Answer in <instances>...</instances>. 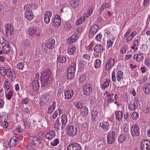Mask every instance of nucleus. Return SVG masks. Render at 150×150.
<instances>
[{
    "mask_svg": "<svg viewBox=\"0 0 150 150\" xmlns=\"http://www.w3.org/2000/svg\"><path fill=\"white\" fill-rule=\"evenodd\" d=\"M100 126L105 132H107L110 128V124L108 122L103 121L102 123H100Z\"/></svg>",
    "mask_w": 150,
    "mask_h": 150,
    "instance_id": "nucleus-17",
    "label": "nucleus"
},
{
    "mask_svg": "<svg viewBox=\"0 0 150 150\" xmlns=\"http://www.w3.org/2000/svg\"><path fill=\"white\" fill-rule=\"evenodd\" d=\"M83 90L85 94L88 95L92 91L91 86L88 84L86 85L83 87Z\"/></svg>",
    "mask_w": 150,
    "mask_h": 150,
    "instance_id": "nucleus-15",
    "label": "nucleus"
},
{
    "mask_svg": "<svg viewBox=\"0 0 150 150\" xmlns=\"http://www.w3.org/2000/svg\"><path fill=\"white\" fill-rule=\"evenodd\" d=\"M2 49L4 54H8L11 48L9 45H6L3 47Z\"/></svg>",
    "mask_w": 150,
    "mask_h": 150,
    "instance_id": "nucleus-30",
    "label": "nucleus"
},
{
    "mask_svg": "<svg viewBox=\"0 0 150 150\" xmlns=\"http://www.w3.org/2000/svg\"><path fill=\"white\" fill-rule=\"evenodd\" d=\"M139 100L137 99H135L133 102H131L129 104L128 108L131 110H134L136 109L138 107V103H139Z\"/></svg>",
    "mask_w": 150,
    "mask_h": 150,
    "instance_id": "nucleus-13",
    "label": "nucleus"
},
{
    "mask_svg": "<svg viewBox=\"0 0 150 150\" xmlns=\"http://www.w3.org/2000/svg\"><path fill=\"white\" fill-rule=\"evenodd\" d=\"M132 116L134 120H137L139 117V115L136 112H134L132 114Z\"/></svg>",
    "mask_w": 150,
    "mask_h": 150,
    "instance_id": "nucleus-52",
    "label": "nucleus"
},
{
    "mask_svg": "<svg viewBox=\"0 0 150 150\" xmlns=\"http://www.w3.org/2000/svg\"><path fill=\"white\" fill-rule=\"evenodd\" d=\"M77 129L73 126L67 125L66 128V132L69 136L73 137L77 133Z\"/></svg>",
    "mask_w": 150,
    "mask_h": 150,
    "instance_id": "nucleus-2",
    "label": "nucleus"
},
{
    "mask_svg": "<svg viewBox=\"0 0 150 150\" xmlns=\"http://www.w3.org/2000/svg\"><path fill=\"white\" fill-rule=\"evenodd\" d=\"M102 35L101 34H98L96 37V40L98 41H100L102 38Z\"/></svg>",
    "mask_w": 150,
    "mask_h": 150,
    "instance_id": "nucleus-62",
    "label": "nucleus"
},
{
    "mask_svg": "<svg viewBox=\"0 0 150 150\" xmlns=\"http://www.w3.org/2000/svg\"><path fill=\"white\" fill-rule=\"evenodd\" d=\"M76 69V63L74 62H73L71 63V66L69 67L67 70L69 72H75Z\"/></svg>",
    "mask_w": 150,
    "mask_h": 150,
    "instance_id": "nucleus-31",
    "label": "nucleus"
},
{
    "mask_svg": "<svg viewBox=\"0 0 150 150\" xmlns=\"http://www.w3.org/2000/svg\"><path fill=\"white\" fill-rule=\"evenodd\" d=\"M79 0H70V3L73 8L76 7L78 5Z\"/></svg>",
    "mask_w": 150,
    "mask_h": 150,
    "instance_id": "nucleus-33",
    "label": "nucleus"
},
{
    "mask_svg": "<svg viewBox=\"0 0 150 150\" xmlns=\"http://www.w3.org/2000/svg\"><path fill=\"white\" fill-rule=\"evenodd\" d=\"M124 130L125 132H127L129 131V127L127 124H124L123 125Z\"/></svg>",
    "mask_w": 150,
    "mask_h": 150,
    "instance_id": "nucleus-64",
    "label": "nucleus"
},
{
    "mask_svg": "<svg viewBox=\"0 0 150 150\" xmlns=\"http://www.w3.org/2000/svg\"><path fill=\"white\" fill-rule=\"evenodd\" d=\"M141 146L142 150H150V141L146 139L143 140Z\"/></svg>",
    "mask_w": 150,
    "mask_h": 150,
    "instance_id": "nucleus-4",
    "label": "nucleus"
},
{
    "mask_svg": "<svg viewBox=\"0 0 150 150\" xmlns=\"http://www.w3.org/2000/svg\"><path fill=\"white\" fill-rule=\"evenodd\" d=\"M39 81L38 79L34 80L33 81L32 86L33 88L35 91L38 90L40 87Z\"/></svg>",
    "mask_w": 150,
    "mask_h": 150,
    "instance_id": "nucleus-22",
    "label": "nucleus"
},
{
    "mask_svg": "<svg viewBox=\"0 0 150 150\" xmlns=\"http://www.w3.org/2000/svg\"><path fill=\"white\" fill-rule=\"evenodd\" d=\"M18 143V141L16 139V137H12L8 145L10 147L16 146Z\"/></svg>",
    "mask_w": 150,
    "mask_h": 150,
    "instance_id": "nucleus-19",
    "label": "nucleus"
},
{
    "mask_svg": "<svg viewBox=\"0 0 150 150\" xmlns=\"http://www.w3.org/2000/svg\"><path fill=\"white\" fill-rule=\"evenodd\" d=\"M59 143V141L58 139H55L51 143V145L53 146L57 145Z\"/></svg>",
    "mask_w": 150,
    "mask_h": 150,
    "instance_id": "nucleus-53",
    "label": "nucleus"
},
{
    "mask_svg": "<svg viewBox=\"0 0 150 150\" xmlns=\"http://www.w3.org/2000/svg\"><path fill=\"white\" fill-rule=\"evenodd\" d=\"M8 119V117L5 115H0V120L1 121H5Z\"/></svg>",
    "mask_w": 150,
    "mask_h": 150,
    "instance_id": "nucleus-56",
    "label": "nucleus"
},
{
    "mask_svg": "<svg viewBox=\"0 0 150 150\" xmlns=\"http://www.w3.org/2000/svg\"><path fill=\"white\" fill-rule=\"evenodd\" d=\"M43 99L45 100V101L47 102L49 99L50 96L47 93H45L43 95Z\"/></svg>",
    "mask_w": 150,
    "mask_h": 150,
    "instance_id": "nucleus-60",
    "label": "nucleus"
},
{
    "mask_svg": "<svg viewBox=\"0 0 150 150\" xmlns=\"http://www.w3.org/2000/svg\"><path fill=\"white\" fill-rule=\"evenodd\" d=\"M24 66V64L23 62H20L17 64V68L20 70H22Z\"/></svg>",
    "mask_w": 150,
    "mask_h": 150,
    "instance_id": "nucleus-54",
    "label": "nucleus"
},
{
    "mask_svg": "<svg viewBox=\"0 0 150 150\" xmlns=\"http://www.w3.org/2000/svg\"><path fill=\"white\" fill-rule=\"evenodd\" d=\"M136 32L135 31L132 32L130 35L126 38V41L128 42L132 40L135 35L136 34Z\"/></svg>",
    "mask_w": 150,
    "mask_h": 150,
    "instance_id": "nucleus-40",
    "label": "nucleus"
},
{
    "mask_svg": "<svg viewBox=\"0 0 150 150\" xmlns=\"http://www.w3.org/2000/svg\"><path fill=\"white\" fill-rule=\"evenodd\" d=\"M6 74L9 79L13 80L15 78L16 74L14 70L11 68H8Z\"/></svg>",
    "mask_w": 150,
    "mask_h": 150,
    "instance_id": "nucleus-8",
    "label": "nucleus"
},
{
    "mask_svg": "<svg viewBox=\"0 0 150 150\" xmlns=\"http://www.w3.org/2000/svg\"><path fill=\"white\" fill-rule=\"evenodd\" d=\"M134 58L137 61L139 62L143 60L144 58V57L143 56V54L140 53L137 54H135Z\"/></svg>",
    "mask_w": 150,
    "mask_h": 150,
    "instance_id": "nucleus-28",
    "label": "nucleus"
},
{
    "mask_svg": "<svg viewBox=\"0 0 150 150\" xmlns=\"http://www.w3.org/2000/svg\"><path fill=\"white\" fill-rule=\"evenodd\" d=\"M55 136V132L54 131H49L46 135V138L50 140L54 138Z\"/></svg>",
    "mask_w": 150,
    "mask_h": 150,
    "instance_id": "nucleus-23",
    "label": "nucleus"
},
{
    "mask_svg": "<svg viewBox=\"0 0 150 150\" xmlns=\"http://www.w3.org/2000/svg\"><path fill=\"white\" fill-rule=\"evenodd\" d=\"M74 73L70 71L69 72L67 71V78L68 79H71L74 77Z\"/></svg>",
    "mask_w": 150,
    "mask_h": 150,
    "instance_id": "nucleus-49",
    "label": "nucleus"
},
{
    "mask_svg": "<svg viewBox=\"0 0 150 150\" xmlns=\"http://www.w3.org/2000/svg\"><path fill=\"white\" fill-rule=\"evenodd\" d=\"M76 52V48L74 46L71 47L67 50V52L70 55H73Z\"/></svg>",
    "mask_w": 150,
    "mask_h": 150,
    "instance_id": "nucleus-39",
    "label": "nucleus"
},
{
    "mask_svg": "<svg viewBox=\"0 0 150 150\" xmlns=\"http://www.w3.org/2000/svg\"><path fill=\"white\" fill-rule=\"evenodd\" d=\"M115 117L117 120L120 121L122 118L123 116L122 112L120 111L115 112Z\"/></svg>",
    "mask_w": 150,
    "mask_h": 150,
    "instance_id": "nucleus-29",
    "label": "nucleus"
},
{
    "mask_svg": "<svg viewBox=\"0 0 150 150\" xmlns=\"http://www.w3.org/2000/svg\"><path fill=\"white\" fill-rule=\"evenodd\" d=\"M37 28L34 27H32L30 28H28L27 29V33L29 35L32 37L37 32Z\"/></svg>",
    "mask_w": 150,
    "mask_h": 150,
    "instance_id": "nucleus-20",
    "label": "nucleus"
},
{
    "mask_svg": "<svg viewBox=\"0 0 150 150\" xmlns=\"http://www.w3.org/2000/svg\"><path fill=\"white\" fill-rule=\"evenodd\" d=\"M31 5L30 4H27L24 6V10H25V11H26V10L28 11H30L31 10Z\"/></svg>",
    "mask_w": 150,
    "mask_h": 150,
    "instance_id": "nucleus-59",
    "label": "nucleus"
},
{
    "mask_svg": "<svg viewBox=\"0 0 150 150\" xmlns=\"http://www.w3.org/2000/svg\"><path fill=\"white\" fill-rule=\"evenodd\" d=\"M52 25L58 27L60 25L61 23V18L58 15H57L55 16L54 18L52 20Z\"/></svg>",
    "mask_w": 150,
    "mask_h": 150,
    "instance_id": "nucleus-11",
    "label": "nucleus"
},
{
    "mask_svg": "<svg viewBox=\"0 0 150 150\" xmlns=\"http://www.w3.org/2000/svg\"><path fill=\"white\" fill-rule=\"evenodd\" d=\"M81 139L82 140H83V142H86L90 139V136L88 133H83L82 135Z\"/></svg>",
    "mask_w": 150,
    "mask_h": 150,
    "instance_id": "nucleus-27",
    "label": "nucleus"
},
{
    "mask_svg": "<svg viewBox=\"0 0 150 150\" xmlns=\"http://www.w3.org/2000/svg\"><path fill=\"white\" fill-rule=\"evenodd\" d=\"M67 60L66 58L62 56H60L58 57L57 60L58 62L60 63H63L66 62Z\"/></svg>",
    "mask_w": 150,
    "mask_h": 150,
    "instance_id": "nucleus-41",
    "label": "nucleus"
},
{
    "mask_svg": "<svg viewBox=\"0 0 150 150\" xmlns=\"http://www.w3.org/2000/svg\"><path fill=\"white\" fill-rule=\"evenodd\" d=\"M98 114V112L96 110H93L91 113V120L93 122H95Z\"/></svg>",
    "mask_w": 150,
    "mask_h": 150,
    "instance_id": "nucleus-32",
    "label": "nucleus"
},
{
    "mask_svg": "<svg viewBox=\"0 0 150 150\" xmlns=\"http://www.w3.org/2000/svg\"><path fill=\"white\" fill-rule=\"evenodd\" d=\"M144 91L146 94H149L150 93V84L147 83L144 86Z\"/></svg>",
    "mask_w": 150,
    "mask_h": 150,
    "instance_id": "nucleus-36",
    "label": "nucleus"
},
{
    "mask_svg": "<svg viewBox=\"0 0 150 150\" xmlns=\"http://www.w3.org/2000/svg\"><path fill=\"white\" fill-rule=\"evenodd\" d=\"M55 41L53 38L49 39L46 42L45 46L48 49H52L54 47Z\"/></svg>",
    "mask_w": 150,
    "mask_h": 150,
    "instance_id": "nucleus-12",
    "label": "nucleus"
},
{
    "mask_svg": "<svg viewBox=\"0 0 150 150\" xmlns=\"http://www.w3.org/2000/svg\"><path fill=\"white\" fill-rule=\"evenodd\" d=\"M127 138L126 136L124 134H122L120 135L118 138V141L119 142H123Z\"/></svg>",
    "mask_w": 150,
    "mask_h": 150,
    "instance_id": "nucleus-38",
    "label": "nucleus"
},
{
    "mask_svg": "<svg viewBox=\"0 0 150 150\" xmlns=\"http://www.w3.org/2000/svg\"><path fill=\"white\" fill-rule=\"evenodd\" d=\"M30 41L27 39H26L23 42V45L25 48H26L30 46Z\"/></svg>",
    "mask_w": 150,
    "mask_h": 150,
    "instance_id": "nucleus-44",
    "label": "nucleus"
},
{
    "mask_svg": "<svg viewBox=\"0 0 150 150\" xmlns=\"http://www.w3.org/2000/svg\"><path fill=\"white\" fill-rule=\"evenodd\" d=\"M93 6H91L90 7L89 9L88 10L87 13L85 14L84 15L86 17H88L90 15H91L93 11Z\"/></svg>",
    "mask_w": 150,
    "mask_h": 150,
    "instance_id": "nucleus-47",
    "label": "nucleus"
},
{
    "mask_svg": "<svg viewBox=\"0 0 150 150\" xmlns=\"http://www.w3.org/2000/svg\"><path fill=\"white\" fill-rule=\"evenodd\" d=\"M123 76V73L121 71H118L117 74V80L120 81L121 78Z\"/></svg>",
    "mask_w": 150,
    "mask_h": 150,
    "instance_id": "nucleus-45",
    "label": "nucleus"
},
{
    "mask_svg": "<svg viewBox=\"0 0 150 150\" xmlns=\"http://www.w3.org/2000/svg\"><path fill=\"white\" fill-rule=\"evenodd\" d=\"M4 86L5 89L8 90L10 89V83L8 81H5L4 83Z\"/></svg>",
    "mask_w": 150,
    "mask_h": 150,
    "instance_id": "nucleus-51",
    "label": "nucleus"
},
{
    "mask_svg": "<svg viewBox=\"0 0 150 150\" xmlns=\"http://www.w3.org/2000/svg\"><path fill=\"white\" fill-rule=\"evenodd\" d=\"M29 99L28 98H25L23 99L22 100L21 102L23 104H27L29 103Z\"/></svg>",
    "mask_w": 150,
    "mask_h": 150,
    "instance_id": "nucleus-58",
    "label": "nucleus"
},
{
    "mask_svg": "<svg viewBox=\"0 0 150 150\" xmlns=\"http://www.w3.org/2000/svg\"><path fill=\"white\" fill-rule=\"evenodd\" d=\"M139 128L137 125L135 124L132 125L131 129V132L133 136L136 137L139 135Z\"/></svg>",
    "mask_w": 150,
    "mask_h": 150,
    "instance_id": "nucleus-5",
    "label": "nucleus"
},
{
    "mask_svg": "<svg viewBox=\"0 0 150 150\" xmlns=\"http://www.w3.org/2000/svg\"><path fill=\"white\" fill-rule=\"evenodd\" d=\"M78 39L77 35L74 34L72 35L68 39V42L69 43H72L75 42Z\"/></svg>",
    "mask_w": 150,
    "mask_h": 150,
    "instance_id": "nucleus-26",
    "label": "nucleus"
},
{
    "mask_svg": "<svg viewBox=\"0 0 150 150\" xmlns=\"http://www.w3.org/2000/svg\"><path fill=\"white\" fill-rule=\"evenodd\" d=\"M76 107L78 109H81L83 107L82 105V103L80 102H76L75 103Z\"/></svg>",
    "mask_w": 150,
    "mask_h": 150,
    "instance_id": "nucleus-55",
    "label": "nucleus"
},
{
    "mask_svg": "<svg viewBox=\"0 0 150 150\" xmlns=\"http://www.w3.org/2000/svg\"><path fill=\"white\" fill-rule=\"evenodd\" d=\"M94 50L96 53H99L101 52H103L104 49L102 45H98L95 46L94 47Z\"/></svg>",
    "mask_w": 150,
    "mask_h": 150,
    "instance_id": "nucleus-21",
    "label": "nucleus"
},
{
    "mask_svg": "<svg viewBox=\"0 0 150 150\" xmlns=\"http://www.w3.org/2000/svg\"><path fill=\"white\" fill-rule=\"evenodd\" d=\"M81 145L77 143H74L69 144L68 146L67 150H80Z\"/></svg>",
    "mask_w": 150,
    "mask_h": 150,
    "instance_id": "nucleus-6",
    "label": "nucleus"
},
{
    "mask_svg": "<svg viewBox=\"0 0 150 150\" xmlns=\"http://www.w3.org/2000/svg\"><path fill=\"white\" fill-rule=\"evenodd\" d=\"M0 73L2 75H4L6 73V71L5 69L2 67L0 68Z\"/></svg>",
    "mask_w": 150,
    "mask_h": 150,
    "instance_id": "nucleus-61",
    "label": "nucleus"
},
{
    "mask_svg": "<svg viewBox=\"0 0 150 150\" xmlns=\"http://www.w3.org/2000/svg\"><path fill=\"white\" fill-rule=\"evenodd\" d=\"M37 140V141H38L37 142L39 144L40 143V140L35 136L33 137L32 139H30V142L35 145L37 144V143L35 142V140Z\"/></svg>",
    "mask_w": 150,
    "mask_h": 150,
    "instance_id": "nucleus-42",
    "label": "nucleus"
},
{
    "mask_svg": "<svg viewBox=\"0 0 150 150\" xmlns=\"http://www.w3.org/2000/svg\"><path fill=\"white\" fill-rule=\"evenodd\" d=\"M25 17L28 20H31L34 18V16L31 10L26 11L25 12Z\"/></svg>",
    "mask_w": 150,
    "mask_h": 150,
    "instance_id": "nucleus-18",
    "label": "nucleus"
},
{
    "mask_svg": "<svg viewBox=\"0 0 150 150\" xmlns=\"http://www.w3.org/2000/svg\"><path fill=\"white\" fill-rule=\"evenodd\" d=\"M56 105V104L55 101H53L52 105H50L48 108V111L47 113L50 114H51L55 110Z\"/></svg>",
    "mask_w": 150,
    "mask_h": 150,
    "instance_id": "nucleus-25",
    "label": "nucleus"
},
{
    "mask_svg": "<svg viewBox=\"0 0 150 150\" xmlns=\"http://www.w3.org/2000/svg\"><path fill=\"white\" fill-rule=\"evenodd\" d=\"M88 112V108L87 106H83L81 110V114L83 115H87Z\"/></svg>",
    "mask_w": 150,
    "mask_h": 150,
    "instance_id": "nucleus-34",
    "label": "nucleus"
},
{
    "mask_svg": "<svg viewBox=\"0 0 150 150\" xmlns=\"http://www.w3.org/2000/svg\"><path fill=\"white\" fill-rule=\"evenodd\" d=\"M114 94H107V100L108 102H112L114 100L113 97L114 96Z\"/></svg>",
    "mask_w": 150,
    "mask_h": 150,
    "instance_id": "nucleus-37",
    "label": "nucleus"
},
{
    "mask_svg": "<svg viewBox=\"0 0 150 150\" xmlns=\"http://www.w3.org/2000/svg\"><path fill=\"white\" fill-rule=\"evenodd\" d=\"M84 15V16H82L80 18L78 21H77L76 23L77 25H79L83 21H84L85 19V18Z\"/></svg>",
    "mask_w": 150,
    "mask_h": 150,
    "instance_id": "nucleus-50",
    "label": "nucleus"
},
{
    "mask_svg": "<svg viewBox=\"0 0 150 150\" xmlns=\"http://www.w3.org/2000/svg\"><path fill=\"white\" fill-rule=\"evenodd\" d=\"M41 74V77H40V74L39 73H36L35 75V80L38 79V80L39 77H40L41 86L45 87L52 81L51 73L49 70H44L42 73Z\"/></svg>",
    "mask_w": 150,
    "mask_h": 150,
    "instance_id": "nucleus-1",
    "label": "nucleus"
},
{
    "mask_svg": "<svg viewBox=\"0 0 150 150\" xmlns=\"http://www.w3.org/2000/svg\"><path fill=\"white\" fill-rule=\"evenodd\" d=\"M60 122L59 121V117L57 118V120L55 121L54 124V127L57 129H60L61 127Z\"/></svg>",
    "mask_w": 150,
    "mask_h": 150,
    "instance_id": "nucleus-35",
    "label": "nucleus"
},
{
    "mask_svg": "<svg viewBox=\"0 0 150 150\" xmlns=\"http://www.w3.org/2000/svg\"><path fill=\"white\" fill-rule=\"evenodd\" d=\"M83 57L87 60H89L91 58V55L90 54H84L83 55Z\"/></svg>",
    "mask_w": 150,
    "mask_h": 150,
    "instance_id": "nucleus-63",
    "label": "nucleus"
},
{
    "mask_svg": "<svg viewBox=\"0 0 150 150\" xmlns=\"http://www.w3.org/2000/svg\"><path fill=\"white\" fill-rule=\"evenodd\" d=\"M23 121L24 126L25 128H28L30 127V125L29 122H28L27 120L24 119Z\"/></svg>",
    "mask_w": 150,
    "mask_h": 150,
    "instance_id": "nucleus-57",
    "label": "nucleus"
},
{
    "mask_svg": "<svg viewBox=\"0 0 150 150\" xmlns=\"http://www.w3.org/2000/svg\"><path fill=\"white\" fill-rule=\"evenodd\" d=\"M101 62L100 60L97 59L95 60L94 63L95 67L97 69L99 67L100 65Z\"/></svg>",
    "mask_w": 150,
    "mask_h": 150,
    "instance_id": "nucleus-46",
    "label": "nucleus"
},
{
    "mask_svg": "<svg viewBox=\"0 0 150 150\" xmlns=\"http://www.w3.org/2000/svg\"><path fill=\"white\" fill-rule=\"evenodd\" d=\"M115 60V59H112L111 58L108 59L105 67V70L106 71H109L113 66Z\"/></svg>",
    "mask_w": 150,
    "mask_h": 150,
    "instance_id": "nucleus-7",
    "label": "nucleus"
},
{
    "mask_svg": "<svg viewBox=\"0 0 150 150\" xmlns=\"http://www.w3.org/2000/svg\"><path fill=\"white\" fill-rule=\"evenodd\" d=\"M116 135L115 132L112 131L109 132L107 134V138L108 142L110 144L113 143L115 140Z\"/></svg>",
    "mask_w": 150,
    "mask_h": 150,
    "instance_id": "nucleus-3",
    "label": "nucleus"
},
{
    "mask_svg": "<svg viewBox=\"0 0 150 150\" xmlns=\"http://www.w3.org/2000/svg\"><path fill=\"white\" fill-rule=\"evenodd\" d=\"M13 93L12 90L10 91L8 94H6V93H5L6 98L9 100H10L12 97Z\"/></svg>",
    "mask_w": 150,
    "mask_h": 150,
    "instance_id": "nucleus-48",
    "label": "nucleus"
},
{
    "mask_svg": "<svg viewBox=\"0 0 150 150\" xmlns=\"http://www.w3.org/2000/svg\"><path fill=\"white\" fill-rule=\"evenodd\" d=\"M110 82V81L109 79L108 78L106 79V81L104 82L103 85L102 86V89H105L108 87L109 86Z\"/></svg>",
    "mask_w": 150,
    "mask_h": 150,
    "instance_id": "nucleus-43",
    "label": "nucleus"
},
{
    "mask_svg": "<svg viewBox=\"0 0 150 150\" xmlns=\"http://www.w3.org/2000/svg\"><path fill=\"white\" fill-rule=\"evenodd\" d=\"M6 33L7 36H11L12 34L13 28L11 24H6L5 26Z\"/></svg>",
    "mask_w": 150,
    "mask_h": 150,
    "instance_id": "nucleus-9",
    "label": "nucleus"
},
{
    "mask_svg": "<svg viewBox=\"0 0 150 150\" xmlns=\"http://www.w3.org/2000/svg\"><path fill=\"white\" fill-rule=\"evenodd\" d=\"M74 93V92L73 91L67 90L64 92L65 97L67 99H70L73 96Z\"/></svg>",
    "mask_w": 150,
    "mask_h": 150,
    "instance_id": "nucleus-24",
    "label": "nucleus"
},
{
    "mask_svg": "<svg viewBox=\"0 0 150 150\" xmlns=\"http://www.w3.org/2000/svg\"><path fill=\"white\" fill-rule=\"evenodd\" d=\"M67 116L65 115H63L62 116L61 124V127L62 129L64 128L67 125Z\"/></svg>",
    "mask_w": 150,
    "mask_h": 150,
    "instance_id": "nucleus-14",
    "label": "nucleus"
},
{
    "mask_svg": "<svg viewBox=\"0 0 150 150\" xmlns=\"http://www.w3.org/2000/svg\"><path fill=\"white\" fill-rule=\"evenodd\" d=\"M98 30V25H93L90 29L89 31V37L92 38L95 33L97 32Z\"/></svg>",
    "mask_w": 150,
    "mask_h": 150,
    "instance_id": "nucleus-10",
    "label": "nucleus"
},
{
    "mask_svg": "<svg viewBox=\"0 0 150 150\" xmlns=\"http://www.w3.org/2000/svg\"><path fill=\"white\" fill-rule=\"evenodd\" d=\"M52 13L50 11H46L45 14L44 21L47 24L49 23L50 21V17L52 15Z\"/></svg>",
    "mask_w": 150,
    "mask_h": 150,
    "instance_id": "nucleus-16",
    "label": "nucleus"
}]
</instances>
